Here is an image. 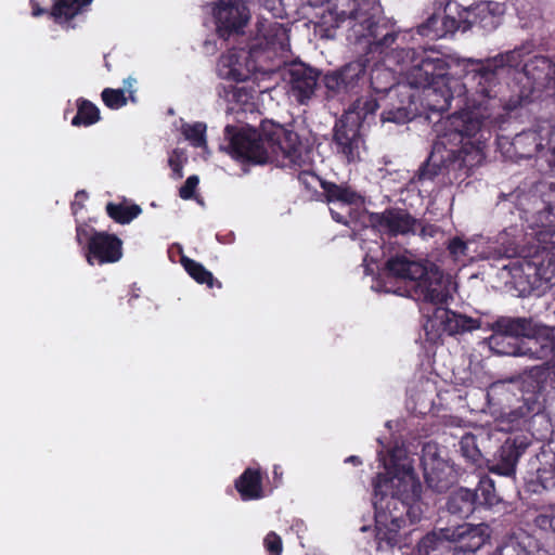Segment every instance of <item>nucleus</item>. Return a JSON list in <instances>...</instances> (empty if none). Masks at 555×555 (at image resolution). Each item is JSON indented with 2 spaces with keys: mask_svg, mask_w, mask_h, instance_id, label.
Segmentation results:
<instances>
[{
  "mask_svg": "<svg viewBox=\"0 0 555 555\" xmlns=\"http://www.w3.org/2000/svg\"><path fill=\"white\" fill-rule=\"evenodd\" d=\"M544 544L532 533L517 529L506 535L491 555H547Z\"/></svg>",
  "mask_w": 555,
  "mask_h": 555,
  "instance_id": "412c9836",
  "label": "nucleus"
},
{
  "mask_svg": "<svg viewBox=\"0 0 555 555\" xmlns=\"http://www.w3.org/2000/svg\"><path fill=\"white\" fill-rule=\"evenodd\" d=\"M546 246L544 247L552 258L555 259V231L550 233V240L546 242Z\"/></svg>",
  "mask_w": 555,
  "mask_h": 555,
  "instance_id": "052dcab7",
  "label": "nucleus"
},
{
  "mask_svg": "<svg viewBox=\"0 0 555 555\" xmlns=\"http://www.w3.org/2000/svg\"><path fill=\"white\" fill-rule=\"evenodd\" d=\"M29 5H30V9H31V15L34 17H39V16L46 14V13L49 14V12H50V11L41 8L37 0H30L29 1Z\"/></svg>",
  "mask_w": 555,
  "mask_h": 555,
  "instance_id": "bf43d9fd",
  "label": "nucleus"
},
{
  "mask_svg": "<svg viewBox=\"0 0 555 555\" xmlns=\"http://www.w3.org/2000/svg\"><path fill=\"white\" fill-rule=\"evenodd\" d=\"M287 28L279 22L261 21L257 25V36L249 46V59L254 69L267 73L273 70L275 59L288 51Z\"/></svg>",
  "mask_w": 555,
  "mask_h": 555,
  "instance_id": "6e6552de",
  "label": "nucleus"
},
{
  "mask_svg": "<svg viewBox=\"0 0 555 555\" xmlns=\"http://www.w3.org/2000/svg\"><path fill=\"white\" fill-rule=\"evenodd\" d=\"M365 73L366 61L361 59L326 73L323 77L326 96L345 98L348 94L357 93L364 80Z\"/></svg>",
  "mask_w": 555,
  "mask_h": 555,
  "instance_id": "ddd939ff",
  "label": "nucleus"
},
{
  "mask_svg": "<svg viewBox=\"0 0 555 555\" xmlns=\"http://www.w3.org/2000/svg\"><path fill=\"white\" fill-rule=\"evenodd\" d=\"M550 377V367L546 363L534 365L519 376V389L521 397L514 408H495L490 395H487L489 409L495 415V421L501 430H512L535 417L545 418V387Z\"/></svg>",
  "mask_w": 555,
  "mask_h": 555,
  "instance_id": "423d86ee",
  "label": "nucleus"
},
{
  "mask_svg": "<svg viewBox=\"0 0 555 555\" xmlns=\"http://www.w3.org/2000/svg\"><path fill=\"white\" fill-rule=\"evenodd\" d=\"M346 462H350V463H353V464H360L361 461L358 456L356 455H351L349 457H347Z\"/></svg>",
  "mask_w": 555,
  "mask_h": 555,
  "instance_id": "0e129e2a",
  "label": "nucleus"
},
{
  "mask_svg": "<svg viewBox=\"0 0 555 555\" xmlns=\"http://www.w3.org/2000/svg\"><path fill=\"white\" fill-rule=\"evenodd\" d=\"M555 469L553 459L550 462H545L541 467L537 469V476L543 488L555 487Z\"/></svg>",
  "mask_w": 555,
  "mask_h": 555,
  "instance_id": "09e8293b",
  "label": "nucleus"
},
{
  "mask_svg": "<svg viewBox=\"0 0 555 555\" xmlns=\"http://www.w3.org/2000/svg\"><path fill=\"white\" fill-rule=\"evenodd\" d=\"M369 222L372 228L389 237L415 235L420 225V219L400 207H389L382 212H370Z\"/></svg>",
  "mask_w": 555,
  "mask_h": 555,
  "instance_id": "4468645a",
  "label": "nucleus"
},
{
  "mask_svg": "<svg viewBox=\"0 0 555 555\" xmlns=\"http://www.w3.org/2000/svg\"><path fill=\"white\" fill-rule=\"evenodd\" d=\"M198 182H199V179L197 176L193 175V176H190L186 181L184 182V184L180 188L179 190V195L183 198V199H190L194 196L195 194V190L198 185Z\"/></svg>",
  "mask_w": 555,
  "mask_h": 555,
  "instance_id": "603ef678",
  "label": "nucleus"
},
{
  "mask_svg": "<svg viewBox=\"0 0 555 555\" xmlns=\"http://www.w3.org/2000/svg\"><path fill=\"white\" fill-rule=\"evenodd\" d=\"M124 255L122 241L113 233L91 228L86 244V260L90 266H104L118 262Z\"/></svg>",
  "mask_w": 555,
  "mask_h": 555,
  "instance_id": "dca6fc26",
  "label": "nucleus"
},
{
  "mask_svg": "<svg viewBox=\"0 0 555 555\" xmlns=\"http://www.w3.org/2000/svg\"><path fill=\"white\" fill-rule=\"evenodd\" d=\"M522 72L527 82L514 96L519 99V105L522 101L555 96V62L551 57L534 55L524 64Z\"/></svg>",
  "mask_w": 555,
  "mask_h": 555,
  "instance_id": "1a4fd4ad",
  "label": "nucleus"
},
{
  "mask_svg": "<svg viewBox=\"0 0 555 555\" xmlns=\"http://www.w3.org/2000/svg\"><path fill=\"white\" fill-rule=\"evenodd\" d=\"M101 98L103 103L111 109H118L127 104V98L122 89L105 88Z\"/></svg>",
  "mask_w": 555,
  "mask_h": 555,
  "instance_id": "49530a36",
  "label": "nucleus"
},
{
  "mask_svg": "<svg viewBox=\"0 0 555 555\" xmlns=\"http://www.w3.org/2000/svg\"><path fill=\"white\" fill-rule=\"evenodd\" d=\"M512 145L520 157L530 158L541 146L540 138L535 131L528 130L518 133L513 139Z\"/></svg>",
  "mask_w": 555,
  "mask_h": 555,
  "instance_id": "72a5a7b5",
  "label": "nucleus"
},
{
  "mask_svg": "<svg viewBox=\"0 0 555 555\" xmlns=\"http://www.w3.org/2000/svg\"><path fill=\"white\" fill-rule=\"evenodd\" d=\"M391 106L388 109H384L380 115V121L384 122H395L398 125L405 124L412 120L416 115V107H405L401 105H396L392 101L389 103Z\"/></svg>",
  "mask_w": 555,
  "mask_h": 555,
  "instance_id": "ea45409f",
  "label": "nucleus"
},
{
  "mask_svg": "<svg viewBox=\"0 0 555 555\" xmlns=\"http://www.w3.org/2000/svg\"><path fill=\"white\" fill-rule=\"evenodd\" d=\"M180 261L188 274L197 283L207 284L209 287H212L215 279L211 272L206 270L203 264L188 258L184 255L181 256Z\"/></svg>",
  "mask_w": 555,
  "mask_h": 555,
  "instance_id": "79ce46f5",
  "label": "nucleus"
},
{
  "mask_svg": "<svg viewBox=\"0 0 555 555\" xmlns=\"http://www.w3.org/2000/svg\"><path fill=\"white\" fill-rule=\"evenodd\" d=\"M473 494H476L477 505L493 506L499 502L494 482L489 477L480 478L477 488L473 490Z\"/></svg>",
  "mask_w": 555,
  "mask_h": 555,
  "instance_id": "a19ab883",
  "label": "nucleus"
},
{
  "mask_svg": "<svg viewBox=\"0 0 555 555\" xmlns=\"http://www.w3.org/2000/svg\"><path fill=\"white\" fill-rule=\"evenodd\" d=\"M235 56L233 54L222 55L218 62V74L223 79L243 81L245 76L235 67H233Z\"/></svg>",
  "mask_w": 555,
  "mask_h": 555,
  "instance_id": "a18cd8bd",
  "label": "nucleus"
},
{
  "mask_svg": "<svg viewBox=\"0 0 555 555\" xmlns=\"http://www.w3.org/2000/svg\"><path fill=\"white\" fill-rule=\"evenodd\" d=\"M460 452L467 462L477 467H482L487 462L479 448L478 436L472 433H466L461 437Z\"/></svg>",
  "mask_w": 555,
  "mask_h": 555,
  "instance_id": "f704fd0d",
  "label": "nucleus"
},
{
  "mask_svg": "<svg viewBox=\"0 0 555 555\" xmlns=\"http://www.w3.org/2000/svg\"><path fill=\"white\" fill-rule=\"evenodd\" d=\"M370 83L372 90L377 94H388L396 85L392 72L384 66L372 68Z\"/></svg>",
  "mask_w": 555,
  "mask_h": 555,
  "instance_id": "c9c22d12",
  "label": "nucleus"
},
{
  "mask_svg": "<svg viewBox=\"0 0 555 555\" xmlns=\"http://www.w3.org/2000/svg\"><path fill=\"white\" fill-rule=\"evenodd\" d=\"M92 1L93 0H54L49 15L57 24L67 23L82 13Z\"/></svg>",
  "mask_w": 555,
  "mask_h": 555,
  "instance_id": "cd10ccee",
  "label": "nucleus"
},
{
  "mask_svg": "<svg viewBox=\"0 0 555 555\" xmlns=\"http://www.w3.org/2000/svg\"><path fill=\"white\" fill-rule=\"evenodd\" d=\"M460 150H448L443 147V152L447 154L448 173H459L455 178L462 176H469V172L475 167L482 164L485 159L483 143L480 140L466 141L461 143Z\"/></svg>",
  "mask_w": 555,
  "mask_h": 555,
  "instance_id": "aec40b11",
  "label": "nucleus"
},
{
  "mask_svg": "<svg viewBox=\"0 0 555 555\" xmlns=\"http://www.w3.org/2000/svg\"><path fill=\"white\" fill-rule=\"evenodd\" d=\"M264 5L269 8L270 10H274L276 8V4H281L282 0H262Z\"/></svg>",
  "mask_w": 555,
  "mask_h": 555,
  "instance_id": "e2e57ef3",
  "label": "nucleus"
},
{
  "mask_svg": "<svg viewBox=\"0 0 555 555\" xmlns=\"http://www.w3.org/2000/svg\"><path fill=\"white\" fill-rule=\"evenodd\" d=\"M378 457L386 473L377 474L373 480L376 538L379 545L400 546V529L423 516L422 485L403 449H393L389 462L383 452H378Z\"/></svg>",
  "mask_w": 555,
  "mask_h": 555,
  "instance_id": "f257e3e1",
  "label": "nucleus"
},
{
  "mask_svg": "<svg viewBox=\"0 0 555 555\" xmlns=\"http://www.w3.org/2000/svg\"><path fill=\"white\" fill-rule=\"evenodd\" d=\"M534 525L543 530L551 531L555 533V514L553 513H543L535 516L533 520Z\"/></svg>",
  "mask_w": 555,
  "mask_h": 555,
  "instance_id": "3c124183",
  "label": "nucleus"
},
{
  "mask_svg": "<svg viewBox=\"0 0 555 555\" xmlns=\"http://www.w3.org/2000/svg\"><path fill=\"white\" fill-rule=\"evenodd\" d=\"M528 447L529 443L524 436L507 438L494 454L489 469L502 476H512L515 473L519 457Z\"/></svg>",
  "mask_w": 555,
  "mask_h": 555,
  "instance_id": "4be33fe9",
  "label": "nucleus"
},
{
  "mask_svg": "<svg viewBox=\"0 0 555 555\" xmlns=\"http://www.w3.org/2000/svg\"><path fill=\"white\" fill-rule=\"evenodd\" d=\"M264 544L268 550V552L271 555H280L282 552V541L281 538L275 534L274 532H270L266 539Z\"/></svg>",
  "mask_w": 555,
  "mask_h": 555,
  "instance_id": "864d4df0",
  "label": "nucleus"
},
{
  "mask_svg": "<svg viewBox=\"0 0 555 555\" xmlns=\"http://www.w3.org/2000/svg\"><path fill=\"white\" fill-rule=\"evenodd\" d=\"M168 165L173 170V152L168 155Z\"/></svg>",
  "mask_w": 555,
  "mask_h": 555,
  "instance_id": "338daca9",
  "label": "nucleus"
},
{
  "mask_svg": "<svg viewBox=\"0 0 555 555\" xmlns=\"http://www.w3.org/2000/svg\"><path fill=\"white\" fill-rule=\"evenodd\" d=\"M437 306L429 322L433 323V326L440 327L448 335L463 334L480 327L479 319L454 312L441 307V305Z\"/></svg>",
  "mask_w": 555,
  "mask_h": 555,
  "instance_id": "b1692460",
  "label": "nucleus"
},
{
  "mask_svg": "<svg viewBox=\"0 0 555 555\" xmlns=\"http://www.w3.org/2000/svg\"><path fill=\"white\" fill-rule=\"evenodd\" d=\"M77 113L72 119L74 127H90L101 119L99 107L91 101L79 98L76 101Z\"/></svg>",
  "mask_w": 555,
  "mask_h": 555,
  "instance_id": "2f4dec72",
  "label": "nucleus"
},
{
  "mask_svg": "<svg viewBox=\"0 0 555 555\" xmlns=\"http://www.w3.org/2000/svg\"><path fill=\"white\" fill-rule=\"evenodd\" d=\"M235 488L243 500H254L262 496L261 476L259 470L247 468L235 481Z\"/></svg>",
  "mask_w": 555,
  "mask_h": 555,
  "instance_id": "c85d7f7f",
  "label": "nucleus"
},
{
  "mask_svg": "<svg viewBox=\"0 0 555 555\" xmlns=\"http://www.w3.org/2000/svg\"><path fill=\"white\" fill-rule=\"evenodd\" d=\"M360 116L345 114L339 118L333 129V145L335 152L348 163L360 159L364 141L360 132Z\"/></svg>",
  "mask_w": 555,
  "mask_h": 555,
  "instance_id": "9d476101",
  "label": "nucleus"
},
{
  "mask_svg": "<svg viewBox=\"0 0 555 555\" xmlns=\"http://www.w3.org/2000/svg\"><path fill=\"white\" fill-rule=\"evenodd\" d=\"M214 18L218 36L228 40L244 33L249 12L245 5L220 1L214 9Z\"/></svg>",
  "mask_w": 555,
  "mask_h": 555,
  "instance_id": "a211bd4d",
  "label": "nucleus"
},
{
  "mask_svg": "<svg viewBox=\"0 0 555 555\" xmlns=\"http://www.w3.org/2000/svg\"><path fill=\"white\" fill-rule=\"evenodd\" d=\"M472 96L474 103L472 111H463L449 116L447 120L448 133L444 134L448 142L465 143V139L467 141L475 139V141L480 140L485 143L488 139L486 134L490 135L491 128L500 121L502 111L514 109L507 105H500L494 108L486 99L476 94L475 90H472Z\"/></svg>",
  "mask_w": 555,
  "mask_h": 555,
  "instance_id": "0eeeda50",
  "label": "nucleus"
},
{
  "mask_svg": "<svg viewBox=\"0 0 555 555\" xmlns=\"http://www.w3.org/2000/svg\"><path fill=\"white\" fill-rule=\"evenodd\" d=\"M207 126L205 122H182L180 131L184 139L194 147L207 149L206 140Z\"/></svg>",
  "mask_w": 555,
  "mask_h": 555,
  "instance_id": "4c0bfd02",
  "label": "nucleus"
},
{
  "mask_svg": "<svg viewBox=\"0 0 555 555\" xmlns=\"http://www.w3.org/2000/svg\"><path fill=\"white\" fill-rule=\"evenodd\" d=\"M379 0H332L318 23L320 36L334 39L346 28L347 40L364 53H384L391 49L399 28L383 16Z\"/></svg>",
  "mask_w": 555,
  "mask_h": 555,
  "instance_id": "f03ea898",
  "label": "nucleus"
},
{
  "mask_svg": "<svg viewBox=\"0 0 555 555\" xmlns=\"http://www.w3.org/2000/svg\"><path fill=\"white\" fill-rule=\"evenodd\" d=\"M417 89L409 83V81H402L395 85V87L387 94L390 102H395L396 105H401L405 107H416L415 99H416Z\"/></svg>",
  "mask_w": 555,
  "mask_h": 555,
  "instance_id": "e433bc0d",
  "label": "nucleus"
},
{
  "mask_svg": "<svg viewBox=\"0 0 555 555\" xmlns=\"http://www.w3.org/2000/svg\"><path fill=\"white\" fill-rule=\"evenodd\" d=\"M441 17L437 13H433L424 23L417 26V34L427 37L430 40L443 38L440 30Z\"/></svg>",
  "mask_w": 555,
  "mask_h": 555,
  "instance_id": "c03bdc74",
  "label": "nucleus"
},
{
  "mask_svg": "<svg viewBox=\"0 0 555 555\" xmlns=\"http://www.w3.org/2000/svg\"><path fill=\"white\" fill-rule=\"evenodd\" d=\"M421 63L425 66V72L434 80V85L439 81L450 80L448 77L449 64L448 62L438 54H426L423 53L418 56Z\"/></svg>",
  "mask_w": 555,
  "mask_h": 555,
  "instance_id": "473e14b6",
  "label": "nucleus"
},
{
  "mask_svg": "<svg viewBox=\"0 0 555 555\" xmlns=\"http://www.w3.org/2000/svg\"><path fill=\"white\" fill-rule=\"evenodd\" d=\"M105 211L116 223L128 224L141 215L142 208L124 198L119 203L108 202L105 206Z\"/></svg>",
  "mask_w": 555,
  "mask_h": 555,
  "instance_id": "c756f323",
  "label": "nucleus"
},
{
  "mask_svg": "<svg viewBox=\"0 0 555 555\" xmlns=\"http://www.w3.org/2000/svg\"><path fill=\"white\" fill-rule=\"evenodd\" d=\"M476 494L467 488H460L448 498L447 511L461 518H467L476 509Z\"/></svg>",
  "mask_w": 555,
  "mask_h": 555,
  "instance_id": "bb28decb",
  "label": "nucleus"
},
{
  "mask_svg": "<svg viewBox=\"0 0 555 555\" xmlns=\"http://www.w3.org/2000/svg\"><path fill=\"white\" fill-rule=\"evenodd\" d=\"M321 188L328 204H339L340 206L341 211L336 210L334 207L330 208L332 218L336 222L347 225L351 216V206L364 204V196L347 183L338 184L321 180Z\"/></svg>",
  "mask_w": 555,
  "mask_h": 555,
  "instance_id": "f3484780",
  "label": "nucleus"
},
{
  "mask_svg": "<svg viewBox=\"0 0 555 555\" xmlns=\"http://www.w3.org/2000/svg\"><path fill=\"white\" fill-rule=\"evenodd\" d=\"M465 21V12L464 8L459 12V17L451 16L446 14L441 17L440 30L444 31L443 37L449 34H454L456 30L461 29L463 31Z\"/></svg>",
  "mask_w": 555,
  "mask_h": 555,
  "instance_id": "de8ad7c7",
  "label": "nucleus"
},
{
  "mask_svg": "<svg viewBox=\"0 0 555 555\" xmlns=\"http://www.w3.org/2000/svg\"><path fill=\"white\" fill-rule=\"evenodd\" d=\"M378 107V100L376 98L369 96L361 102L359 109L363 114V117L366 118L369 115H374Z\"/></svg>",
  "mask_w": 555,
  "mask_h": 555,
  "instance_id": "5fc2aeb1",
  "label": "nucleus"
},
{
  "mask_svg": "<svg viewBox=\"0 0 555 555\" xmlns=\"http://www.w3.org/2000/svg\"><path fill=\"white\" fill-rule=\"evenodd\" d=\"M435 5L440 10L444 9V11H452V2L451 0H435Z\"/></svg>",
  "mask_w": 555,
  "mask_h": 555,
  "instance_id": "680f3d73",
  "label": "nucleus"
},
{
  "mask_svg": "<svg viewBox=\"0 0 555 555\" xmlns=\"http://www.w3.org/2000/svg\"><path fill=\"white\" fill-rule=\"evenodd\" d=\"M436 533L446 542L453 543L465 555H474L491 537L490 527L485 522H462L440 528Z\"/></svg>",
  "mask_w": 555,
  "mask_h": 555,
  "instance_id": "9b49d317",
  "label": "nucleus"
},
{
  "mask_svg": "<svg viewBox=\"0 0 555 555\" xmlns=\"http://www.w3.org/2000/svg\"><path fill=\"white\" fill-rule=\"evenodd\" d=\"M534 323L531 318L500 317L489 324V328L493 334L521 340L525 335L534 333Z\"/></svg>",
  "mask_w": 555,
  "mask_h": 555,
  "instance_id": "393cba45",
  "label": "nucleus"
},
{
  "mask_svg": "<svg viewBox=\"0 0 555 555\" xmlns=\"http://www.w3.org/2000/svg\"><path fill=\"white\" fill-rule=\"evenodd\" d=\"M257 130H237L235 126L224 128V141L220 150L243 162L264 164L273 158H283V166H300L301 143L296 132L273 121H263Z\"/></svg>",
  "mask_w": 555,
  "mask_h": 555,
  "instance_id": "7ed1b4c3",
  "label": "nucleus"
},
{
  "mask_svg": "<svg viewBox=\"0 0 555 555\" xmlns=\"http://www.w3.org/2000/svg\"><path fill=\"white\" fill-rule=\"evenodd\" d=\"M385 269L390 276L412 283L411 297L417 301L443 305L451 297L442 271L410 251L391 256Z\"/></svg>",
  "mask_w": 555,
  "mask_h": 555,
  "instance_id": "39448f33",
  "label": "nucleus"
},
{
  "mask_svg": "<svg viewBox=\"0 0 555 555\" xmlns=\"http://www.w3.org/2000/svg\"><path fill=\"white\" fill-rule=\"evenodd\" d=\"M447 163V154L443 152V150L441 151L440 146L436 145L427 160L420 167L417 171L418 180H433L435 177L442 173L443 170L448 171L446 166Z\"/></svg>",
  "mask_w": 555,
  "mask_h": 555,
  "instance_id": "7c9ffc66",
  "label": "nucleus"
},
{
  "mask_svg": "<svg viewBox=\"0 0 555 555\" xmlns=\"http://www.w3.org/2000/svg\"><path fill=\"white\" fill-rule=\"evenodd\" d=\"M489 346L492 351L500 356L520 357V340L509 339L492 333L489 337Z\"/></svg>",
  "mask_w": 555,
  "mask_h": 555,
  "instance_id": "58836bf2",
  "label": "nucleus"
},
{
  "mask_svg": "<svg viewBox=\"0 0 555 555\" xmlns=\"http://www.w3.org/2000/svg\"><path fill=\"white\" fill-rule=\"evenodd\" d=\"M465 21L463 31L478 27L486 33L495 30L502 23L499 3L480 2L464 8Z\"/></svg>",
  "mask_w": 555,
  "mask_h": 555,
  "instance_id": "5701e85b",
  "label": "nucleus"
},
{
  "mask_svg": "<svg viewBox=\"0 0 555 555\" xmlns=\"http://www.w3.org/2000/svg\"><path fill=\"white\" fill-rule=\"evenodd\" d=\"M424 68L425 66L417 60L406 72L405 80L417 90H425V88L434 85V80Z\"/></svg>",
  "mask_w": 555,
  "mask_h": 555,
  "instance_id": "37998d69",
  "label": "nucleus"
},
{
  "mask_svg": "<svg viewBox=\"0 0 555 555\" xmlns=\"http://www.w3.org/2000/svg\"><path fill=\"white\" fill-rule=\"evenodd\" d=\"M405 54H406V56H410L413 59L415 55V51L413 49H409L405 51Z\"/></svg>",
  "mask_w": 555,
  "mask_h": 555,
  "instance_id": "774afa93",
  "label": "nucleus"
},
{
  "mask_svg": "<svg viewBox=\"0 0 555 555\" xmlns=\"http://www.w3.org/2000/svg\"><path fill=\"white\" fill-rule=\"evenodd\" d=\"M525 48L519 47L487 59H467L470 66L467 79L470 89L486 99L492 107L507 105L509 108L519 106V99L507 95V78L511 70L522 62Z\"/></svg>",
  "mask_w": 555,
  "mask_h": 555,
  "instance_id": "20e7f679",
  "label": "nucleus"
},
{
  "mask_svg": "<svg viewBox=\"0 0 555 555\" xmlns=\"http://www.w3.org/2000/svg\"><path fill=\"white\" fill-rule=\"evenodd\" d=\"M534 333L520 340V357L547 361L555 359V326L546 327L534 323Z\"/></svg>",
  "mask_w": 555,
  "mask_h": 555,
  "instance_id": "6ab92c4d",
  "label": "nucleus"
},
{
  "mask_svg": "<svg viewBox=\"0 0 555 555\" xmlns=\"http://www.w3.org/2000/svg\"><path fill=\"white\" fill-rule=\"evenodd\" d=\"M451 82L455 80L439 81L423 90V99L426 107L431 112L443 113L450 109L453 94L451 91Z\"/></svg>",
  "mask_w": 555,
  "mask_h": 555,
  "instance_id": "a878e982",
  "label": "nucleus"
},
{
  "mask_svg": "<svg viewBox=\"0 0 555 555\" xmlns=\"http://www.w3.org/2000/svg\"><path fill=\"white\" fill-rule=\"evenodd\" d=\"M167 254H168L169 260L173 262V244L168 246Z\"/></svg>",
  "mask_w": 555,
  "mask_h": 555,
  "instance_id": "69168bd1",
  "label": "nucleus"
},
{
  "mask_svg": "<svg viewBox=\"0 0 555 555\" xmlns=\"http://www.w3.org/2000/svg\"><path fill=\"white\" fill-rule=\"evenodd\" d=\"M319 77L318 69L302 62H293L284 73L288 95L298 104L307 105L315 94Z\"/></svg>",
  "mask_w": 555,
  "mask_h": 555,
  "instance_id": "2eb2a0df",
  "label": "nucleus"
},
{
  "mask_svg": "<svg viewBox=\"0 0 555 555\" xmlns=\"http://www.w3.org/2000/svg\"><path fill=\"white\" fill-rule=\"evenodd\" d=\"M439 232V228L435 224L425 223L420 220L417 234L422 237H434Z\"/></svg>",
  "mask_w": 555,
  "mask_h": 555,
  "instance_id": "4d7b16f0",
  "label": "nucleus"
},
{
  "mask_svg": "<svg viewBox=\"0 0 555 555\" xmlns=\"http://www.w3.org/2000/svg\"><path fill=\"white\" fill-rule=\"evenodd\" d=\"M542 201L546 212L553 214L555 210V182H544L541 184Z\"/></svg>",
  "mask_w": 555,
  "mask_h": 555,
  "instance_id": "8fccbe9b",
  "label": "nucleus"
},
{
  "mask_svg": "<svg viewBox=\"0 0 555 555\" xmlns=\"http://www.w3.org/2000/svg\"><path fill=\"white\" fill-rule=\"evenodd\" d=\"M421 463L427 488L436 493L448 491L455 482L452 466L441 456L436 443H426L422 450Z\"/></svg>",
  "mask_w": 555,
  "mask_h": 555,
  "instance_id": "f8f14e48",
  "label": "nucleus"
},
{
  "mask_svg": "<svg viewBox=\"0 0 555 555\" xmlns=\"http://www.w3.org/2000/svg\"><path fill=\"white\" fill-rule=\"evenodd\" d=\"M448 249L453 256H463L466 254L467 244L460 237H453L448 245Z\"/></svg>",
  "mask_w": 555,
  "mask_h": 555,
  "instance_id": "6e6d98bb",
  "label": "nucleus"
},
{
  "mask_svg": "<svg viewBox=\"0 0 555 555\" xmlns=\"http://www.w3.org/2000/svg\"><path fill=\"white\" fill-rule=\"evenodd\" d=\"M91 235V230L89 231L87 229L86 224L79 223L76 227V241L79 245L83 244V241L89 240V236Z\"/></svg>",
  "mask_w": 555,
  "mask_h": 555,
  "instance_id": "13d9d810",
  "label": "nucleus"
}]
</instances>
